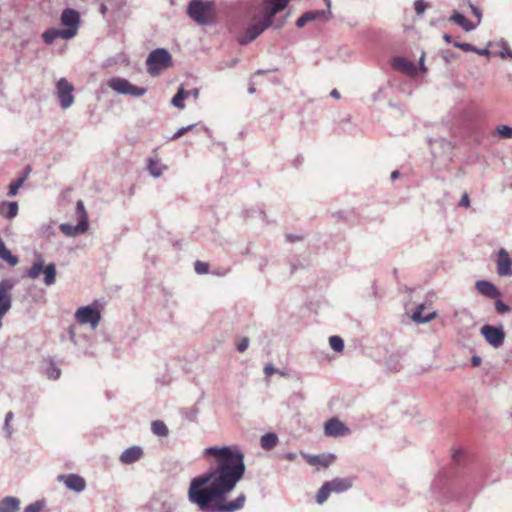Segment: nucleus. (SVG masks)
Here are the masks:
<instances>
[{
    "instance_id": "nucleus-14",
    "label": "nucleus",
    "mask_w": 512,
    "mask_h": 512,
    "mask_svg": "<svg viewBox=\"0 0 512 512\" xmlns=\"http://www.w3.org/2000/svg\"><path fill=\"white\" fill-rule=\"evenodd\" d=\"M497 273L500 276H512V259L504 248L498 252Z\"/></svg>"
},
{
    "instance_id": "nucleus-3",
    "label": "nucleus",
    "mask_w": 512,
    "mask_h": 512,
    "mask_svg": "<svg viewBox=\"0 0 512 512\" xmlns=\"http://www.w3.org/2000/svg\"><path fill=\"white\" fill-rule=\"evenodd\" d=\"M171 66V54L164 48L152 50L146 59L147 71L151 76H158L163 70H166Z\"/></svg>"
},
{
    "instance_id": "nucleus-41",
    "label": "nucleus",
    "mask_w": 512,
    "mask_h": 512,
    "mask_svg": "<svg viewBox=\"0 0 512 512\" xmlns=\"http://www.w3.org/2000/svg\"><path fill=\"white\" fill-rule=\"evenodd\" d=\"M495 310L499 314H506L510 311V307L502 300L498 299L495 301Z\"/></svg>"
},
{
    "instance_id": "nucleus-20",
    "label": "nucleus",
    "mask_w": 512,
    "mask_h": 512,
    "mask_svg": "<svg viewBox=\"0 0 512 512\" xmlns=\"http://www.w3.org/2000/svg\"><path fill=\"white\" fill-rule=\"evenodd\" d=\"M70 32H66L63 29L59 28H48L42 33V40L51 45L56 39L61 38L65 40H69Z\"/></svg>"
},
{
    "instance_id": "nucleus-50",
    "label": "nucleus",
    "mask_w": 512,
    "mask_h": 512,
    "mask_svg": "<svg viewBox=\"0 0 512 512\" xmlns=\"http://www.w3.org/2000/svg\"><path fill=\"white\" fill-rule=\"evenodd\" d=\"M308 17L305 15V13L303 15H301L297 21H296V26L301 28L303 27L306 23H308Z\"/></svg>"
},
{
    "instance_id": "nucleus-34",
    "label": "nucleus",
    "mask_w": 512,
    "mask_h": 512,
    "mask_svg": "<svg viewBox=\"0 0 512 512\" xmlns=\"http://www.w3.org/2000/svg\"><path fill=\"white\" fill-rule=\"evenodd\" d=\"M499 137L504 139L512 138V127L508 125H499L496 128Z\"/></svg>"
},
{
    "instance_id": "nucleus-64",
    "label": "nucleus",
    "mask_w": 512,
    "mask_h": 512,
    "mask_svg": "<svg viewBox=\"0 0 512 512\" xmlns=\"http://www.w3.org/2000/svg\"><path fill=\"white\" fill-rule=\"evenodd\" d=\"M197 411H194L192 414H190L189 420L194 421L196 419Z\"/></svg>"
},
{
    "instance_id": "nucleus-15",
    "label": "nucleus",
    "mask_w": 512,
    "mask_h": 512,
    "mask_svg": "<svg viewBox=\"0 0 512 512\" xmlns=\"http://www.w3.org/2000/svg\"><path fill=\"white\" fill-rule=\"evenodd\" d=\"M325 435L337 437L345 435L348 432L346 425L337 418H331L324 424Z\"/></svg>"
},
{
    "instance_id": "nucleus-54",
    "label": "nucleus",
    "mask_w": 512,
    "mask_h": 512,
    "mask_svg": "<svg viewBox=\"0 0 512 512\" xmlns=\"http://www.w3.org/2000/svg\"><path fill=\"white\" fill-rule=\"evenodd\" d=\"M275 372V368L271 365V364H268L264 367V373L267 375V376H270L272 375L273 373Z\"/></svg>"
},
{
    "instance_id": "nucleus-37",
    "label": "nucleus",
    "mask_w": 512,
    "mask_h": 512,
    "mask_svg": "<svg viewBox=\"0 0 512 512\" xmlns=\"http://www.w3.org/2000/svg\"><path fill=\"white\" fill-rule=\"evenodd\" d=\"M309 463L313 465H321L323 467H327L330 465L331 460L329 458L320 456H310Z\"/></svg>"
},
{
    "instance_id": "nucleus-13",
    "label": "nucleus",
    "mask_w": 512,
    "mask_h": 512,
    "mask_svg": "<svg viewBox=\"0 0 512 512\" xmlns=\"http://www.w3.org/2000/svg\"><path fill=\"white\" fill-rule=\"evenodd\" d=\"M58 481L63 482L68 489L75 492H82L86 487L84 478L76 474L59 475Z\"/></svg>"
},
{
    "instance_id": "nucleus-7",
    "label": "nucleus",
    "mask_w": 512,
    "mask_h": 512,
    "mask_svg": "<svg viewBox=\"0 0 512 512\" xmlns=\"http://www.w3.org/2000/svg\"><path fill=\"white\" fill-rule=\"evenodd\" d=\"M75 318L80 324H89L92 329H95L101 319L100 311L95 306L80 307L76 313Z\"/></svg>"
},
{
    "instance_id": "nucleus-30",
    "label": "nucleus",
    "mask_w": 512,
    "mask_h": 512,
    "mask_svg": "<svg viewBox=\"0 0 512 512\" xmlns=\"http://www.w3.org/2000/svg\"><path fill=\"white\" fill-rule=\"evenodd\" d=\"M305 15L308 17V21H314L320 18L324 20H329L332 17V13L330 10H313L305 12Z\"/></svg>"
},
{
    "instance_id": "nucleus-59",
    "label": "nucleus",
    "mask_w": 512,
    "mask_h": 512,
    "mask_svg": "<svg viewBox=\"0 0 512 512\" xmlns=\"http://www.w3.org/2000/svg\"><path fill=\"white\" fill-rule=\"evenodd\" d=\"M330 96L335 98V99H339L340 98V93L337 89H333L331 92H330Z\"/></svg>"
},
{
    "instance_id": "nucleus-51",
    "label": "nucleus",
    "mask_w": 512,
    "mask_h": 512,
    "mask_svg": "<svg viewBox=\"0 0 512 512\" xmlns=\"http://www.w3.org/2000/svg\"><path fill=\"white\" fill-rule=\"evenodd\" d=\"M474 53H477L481 56H486V57H489L491 55V52L489 51L488 47H485L482 49H479L476 47V51H474Z\"/></svg>"
},
{
    "instance_id": "nucleus-16",
    "label": "nucleus",
    "mask_w": 512,
    "mask_h": 512,
    "mask_svg": "<svg viewBox=\"0 0 512 512\" xmlns=\"http://www.w3.org/2000/svg\"><path fill=\"white\" fill-rule=\"evenodd\" d=\"M392 67L402 73L414 76L417 73V68L413 62L402 56H396L391 61Z\"/></svg>"
},
{
    "instance_id": "nucleus-11",
    "label": "nucleus",
    "mask_w": 512,
    "mask_h": 512,
    "mask_svg": "<svg viewBox=\"0 0 512 512\" xmlns=\"http://www.w3.org/2000/svg\"><path fill=\"white\" fill-rule=\"evenodd\" d=\"M74 87L65 78H61L56 84V93L62 109L69 108L74 103L72 92Z\"/></svg>"
},
{
    "instance_id": "nucleus-19",
    "label": "nucleus",
    "mask_w": 512,
    "mask_h": 512,
    "mask_svg": "<svg viewBox=\"0 0 512 512\" xmlns=\"http://www.w3.org/2000/svg\"><path fill=\"white\" fill-rule=\"evenodd\" d=\"M142 455L143 450L141 447L132 446L121 453L119 460L121 463L129 465L137 462L142 457Z\"/></svg>"
},
{
    "instance_id": "nucleus-61",
    "label": "nucleus",
    "mask_w": 512,
    "mask_h": 512,
    "mask_svg": "<svg viewBox=\"0 0 512 512\" xmlns=\"http://www.w3.org/2000/svg\"><path fill=\"white\" fill-rule=\"evenodd\" d=\"M443 39L447 42V43H450L451 40H452V37L449 35V34H444L443 35Z\"/></svg>"
},
{
    "instance_id": "nucleus-53",
    "label": "nucleus",
    "mask_w": 512,
    "mask_h": 512,
    "mask_svg": "<svg viewBox=\"0 0 512 512\" xmlns=\"http://www.w3.org/2000/svg\"><path fill=\"white\" fill-rule=\"evenodd\" d=\"M186 134V130L184 127H181L172 137L171 140H176Z\"/></svg>"
},
{
    "instance_id": "nucleus-25",
    "label": "nucleus",
    "mask_w": 512,
    "mask_h": 512,
    "mask_svg": "<svg viewBox=\"0 0 512 512\" xmlns=\"http://www.w3.org/2000/svg\"><path fill=\"white\" fill-rule=\"evenodd\" d=\"M424 309V304H419L416 309L414 310L412 314V320L416 323L423 324L430 322L432 319L435 318L436 313L432 312L428 315H423L422 311Z\"/></svg>"
},
{
    "instance_id": "nucleus-56",
    "label": "nucleus",
    "mask_w": 512,
    "mask_h": 512,
    "mask_svg": "<svg viewBox=\"0 0 512 512\" xmlns=\"http://www.w3.org/2000/svg\"><path fill=\"white\" fill-rule=\"evenodd\" d=\"M461 455H462V452L460 450H455L453 452L452 458L454 461H459Z\"/></svg>"
},
{
    "instance_id": "nucleus-12",
    "label": "nucleus",
    "mask_w": 512,
    "mask_h": 512,
    "mask_svg": "<svg viewBox=\"0 0 512 512\" xmlns=\"http://www.w3.org/2000/svg\"><path fill=\"white\" fill-rule=\"evenodd\" d=\"M290 0H264L263 17L272 24L273 17L282 11Z\"/></svg>"
},
{
    "instance_id": "nucleus-60",
    "label": "nucleus",
    "mask_w": 512,
    "mask_h": 512,
    "mask_svg": "<svg viewBox=\"0 0 512 512\" xmlns=\"http://www.w3.org/2000/svg\"><path fill=\"white\" fill-rule=\"evenodd\" d=\"M399 171L395 170L391 173V180H396L399 177Z\"/></svg>"
},
{
    "instance_id": "nucleus-52",
    "label": "nucleus",
    "mask_w": 512,
    "mask_h": 512,
    "mask_svg": "<svg viewBox=\"0 0 512 512\" xmlns=\"http://www.w3.org/2000/svg\"><path fill=\"white\" fill-rule=\"evenodd\" d=\"M481 362H482V359H481L480 356H478V355L472 356V358H471V365L473 367H478L481 364Z\"/></svg>"
},
{
    "instance_id": "nucleus-1",
    "label": "nucleus",
    "mask_w": 512,
    "mask_h": 512,
    "mask_svg": "<svg viewBox=\"0 0 512 512\" xmlns=\"http://www.w3.org/2000/svg\"><path fill=\"white\" fill-rule=\"evenodd\" d=\"M205 456L215 458V465L194 477L188 489V499L202 512H237L246 502V495L239 494L227 501L246 470L244 454L237 446H211L204 449Z\"/></svg>"
},
{
    "instance_id": "nucleus-32",
    "label": "nucleus",
    "mask_w": 512,
    "mask_h": 512,
    "mask_svg": "<svg viewBox=\"0 0 512 512\" xmlns=\"http://www.w3.org/2000/svg\"><path fill=\"white\" fill-rule=\"evenodd\" d=\"M331 492L328 482H325L317 492L316 502L318 504H323L328 499Z\"/></svg>"
},
{
    "instance_id": "nucleus-35",
    "label": "nucleus",
    "mask_w": 512,
    "mask_h": 512,
    "mask_svg": "<svg viewBox=\"0 0 512 512\" xmlns=\"http://www.w3.org/2000/svg\"><path fill=\"white\" fill-rule=\"evenodd\" d=\"M499 45L501 46V51L497 53V55L501 58H511L512 59V51L509 49L507 42L504 39L499 41Z\"/></svg>"
},
{
    "instance_id": "nucleus-46",
    "label": "nucleus",
    "mask_w": 512,
    "mask_h": 512,
    "mask_svg": "<svg viewBox=\"0 0 512 512\" xmlns=\"http://www.w3.org/2000/svg\"><path fill=\"white\" fill-rule=\"evenodd\" d=\"M466 2L468 4V6L471 8V11L474 14V16L477 17V19H478L477 25H478L481 22V18H482L481 10L478 7H476L475 5H473L470 0H467Z\"/></svg>"
},
{
    "instance_id": "nucleus-48",
    "label": "nucleus",
    "mask_w": 512,
    "mask_h": 512,
    "mask_svg": "<svg viewBox=\"0 0 512 512\" xmlns=\"http://www.w3.org/2000/svg\"><path fill=\"white\" fill-rule=\"evenodd\" d=\"M76 209H77V213L79 214V219L83 218V217L87 218L85 207H84V204H83V202L81 200H79L77 202Z\"/></svg>"
},
{
    "instance_id": "nucleus-10",
    "label": "nucleus",
    "mask_w": 512,
    "mask_h": 512,
    "mask_svg": "<svg viewBox=\"0 0 512 512\" xmlns=\"http://www.w3.org/2000/svg\"><path fill=\"white\" fill-rule=\"evenodd\" d=\"M480 332L481 335L485 338V340L494 348H499L503 345L505 340V332L503 327L484 325L481 328Z\"/></svg>"
},
{
    "instance_id": "nucleus-24",
    "label": "nucleus",
    "mask_w": 512,
    "mask_h": 512,
    "mask_svg": "<svg viewBox=\"0 0 512 512\" xmlns=\"http://www.w3.org/2000/svg\"><path fill=\"white\" fill-rule=\"evenodd\" d=\"M20 501L14 496H6L0 501V512H17Z\"/></svg>"
},
{
    "instance_id": "nucleus-44",
    "label": "nucleus",
    "mask_w": 512,
    "mask_h": 512,
    "mask_svg": "<svg viewBox=\"0 0 512 512\" xmlns=\"http://www.w3.org/2000/svg\"><path fill=\"white\" fill-rule=\"evenodd\" d=\"M69 340L74 344L78 345V339L76 337V327L74 325H70L67 329Z\"/></svg>"
},
{
    "instance_id": "nucleus-2",
    "label": "nucleus",
    "mask_w": 512,
    "mask_h": 512,
    "mask_svg": "<svg viewBox=\"0 0 512 512\" xmlns=\"http://www.w3.org/2000/svg\"><path fill=\"white\" fill-rule=\"evenodd\" d=\"M187 14L200 25L209 24L214 17V3L203 0H191L187 7Z\"/></svg>"
},
{
    "instance_id": "nucleus-23",
    "label": "nucleus",
    "mask_w": 512,
    "mask_h": 512,
    "mask_svg": "<svg viewBox=\"0 0 512 512\" xmlns=\"http://www.w3.org/2000/svg\"><path fill=\"white\" fill-rule=\"evenodd\" d=\"M327 482L331 488V491L336 493L347 491L352 487V480L349 478H334Z\"/></svg>"
},
{
    "instance_id": "nucleus-39",
    "label": "nucleus",
    "mask_w": 512,
    "mask_h": 512,
    "mask_svg": "<svg viewBox=\"0 0 512 512\" xmlns=\"http://www.w3.org/2000/svg\"><path fill=\"white\" fill-rule=\"evenodd\" d=\"M194 269L197 274H206L209 271V264L202 261H196L194 263Z\"/></svg>"
},
{
    "instance_id": "nucleus-17",
    "label": "nucleus",
    "mask_w": 512,
    "mask_h": 512,
    "mask_svg": "<svg viewBox=\"0 0 512 512\" xmlns=\"http://www.w3.org/2000/svg\"><path fill=\"white\" fill-rule=\"evenodd\" d=\"M88 229V218H80L77 225H70L63 223L60 225V230L67 236H76L84 233Z\"/></svg>"
},
{
    "instance_id": "nucleus-9",
    "label": "nucleus",
    "mask_w": 512,
    "mask_h": 512,
    "mask_svg": "<svg viewBox=\"0 0 512 512\" xmlns=\"http://www.w3.org/2000/svg\"><path fill=\"white\" fill-rule=\"evenodd\" d=\"M272 24L267 21L264 17L256 23L250 25L245 32L238 37V43L241 45H247L248 43L255 40L263 31H265Z\"/></svg>"
},
{
    "instance_id": "nucleus-22",
    "label": "nucleus",
    "mask_w": 512,
    "mask_h": 512,
    "mask_svg": "<svg viewBox=\"0 0 512 512\" xmlns=\"http://www.w3.org/2000/svg\"><path fill=\"white\" fill-rule=\"evenodd\" d=\"M449 21L459 25L463 30H465L467 32H470L477 27V24H473L463 14H461L457 11L453 12L451 17L449 18Z\"/></svg>"
},
{
    "instance_id": "nucleus-62",
    "label": "nucleus",
    "mask_w": 512,
    "mask_h": 512,
    "mask_svg": "<svg viewBox=\"0 0 512 512\" xmlns=\"http://www.w3.org/2000/svg\"><path fill=\"white\" fill-rule=\"evenodd\" d=\"M195 127V124H191V125H188V126H185V130H186V133H188L189 131H191L193 128Z\"/></svg>"
},
{
    "instance_id": "nucleus-28",
    "label": "nucleus",
    "mask_w": 512,
    "mask_h": 512,
    "mask_svg": "<svg viewBox=\"0 0 512 512\" xmlns=\"http://www.w3.org/2000/svg\"><path fill=\"white\" fill-rule=\"evenodd\" d=\"M151 431L154 435L159 437H166L169 434L168 427L161 420H155L151 423Z\"/></svg>"
},
{
    "instance_id": "nucleus-27",
    "label": "nucleus",
    "mask_w": 512,
    "mask_h": 512,
    "mask_svg": "<svg viewBox=\"0 0 512 512\" xmlns=\"http://www.w3.org/2000/svg\"><path fill=\"white\" fill-rule=\"evenodd\" d=\"M277 443L278 436L273 432L266 433L260 438V445L264 450L273 449Z\"/></svg>"
},
{
    "instance_id": "nucleus-18",
    "label": "nucleus",
    "mask_w": 512,
    "mask_h": 512,
    "mask_svg": "<svg viewBox=\"0 0 512 512\" xmlns=\"http://www.w3.org/2000/svg\"><path fill=\"white\" fill-rule=\"evenodd\" d=\"M475 287L480 294L491 299H497L501 295L499 289L493 283L487 280L477 281L475 283Z\"/></svg>"
},
{
    "instance_id": "nucleus-40",
    "label": "nucleus",
    "mask_w": 512,
    "mask_h": 512,
    "mask_svg": "<svg viewBox=\"0 0 512 512\" xmlns=\"http://www.w3.org/2000/svg\"><path fill=\"white\" fill-rule=\"evenodd\" d=\"M44 505H45L44 501L33 502V503L29 504L28 506H26L25 512H41Z\"/></svg>"
},
{
    "instance_id": "nucleus-49",
    "label": "nucleus",
    "mask_w": 512,
    "mask_h": 512,
    "mask_svg": "<svg viewBox=\"0 0 512 512\" xmlns=\"http://www.w3.org/2000/svg\"><path fill=\"white\" fill-rule=\"evenodd\" d=\"M459 206L468 208L470 206V199L467 193H464L460 199Z\"/></svg>"
},
{
    "instance_id": "nucleus-26",
    "label": "nucleus",
    "mask_w": 512,
    "mask_h": 512,
    "mask_svg": "<svg viewBox=\"0 0 512 512\" xmlns=\"http://www.w3.org/2000/svg\"><path fill=\"white\" fill-rule=\"evenodd\" d=\"M0 258L6 261L10 266H16L19 262L17 256L12 255L10 250L6 247L3 240L0 238Z\"/></svg>"
},
{
    "instance_id": "nucleus-43",
    "label": "nucleus",
    "mask_w": 512,
    "mask_h": 512,
    "mask_svg": "<svg viewBox=\"0 0 512 512\" xmlns=\"http://www.w3.org/2000/svg\"><path fill=\"white\" fill-rule=\"evenodd\" d=\"M454 46L465 51V52H474L476 51V47L469 44V43H464V42H455L454 43Z\"/></svg>"
},
{
    "instance_id": "nucleus-58",
    "label": "nucleus",
    "mask_w": 512,
    "mask_h": 512,
    "mask_svg": "<svg viewBox=\"0 0 512 512\" xmlns=\"http://www.w3.org/2000/svg\"><path fill=\"white\" fill-rule=\"evenodd\" d=\"M419 65H420V70L425 72L426 71V67L424 65V54H422V56L420 57Z\"/></svg>"
},
{
    "instance_id": "nucleus-36",
    "label": "nucleus",
    "mask_w": 512,
    "mask_h": 512,
    "mask_svg": "<svg viewBox=\"0 0 512 512\" xmlns=\"http://www.w3.org/2000/svg\"><path fill=\"white\" fill-rule=\"evenodd\" d=\"M25 181V177H21L19 179H17L15 182L11 183L9 185V191H8V196L12 197V196H15L19 190V188L23 185Z\"/></svg>"
},
{
    "instance_id": "nucleus-21",
    "label": "nucleus",
    "mask_w": 512,
    "mask_h": 512,
    "mask_svg": "<svg viewBox=\"0 0 512 512\" xmlns=\"http://www.w3.org/2000/svg\"><path fill=\"white\" fill-rule=\"evenodd\" d=\"M18 203L16 201L0 202V216L6 219H13L18 214Z\"/></svg>"
},
{
    "instance_id": "nucleus-8",
    "label": "nucleus",
    "mask_w": 512,
    "mask_h": 512,
    "mask_svg": "<svg viewBox=\"0 0 512 512\" xmlns=\"http://www.w3.org/2000/svg\"><path fill=\"white\" fill-rule=\"evenodd\" d=\"M60 21L61 24L66 27L63 30L70 32L69 38L72 39L75 37L80 24L79 12L71 8H66L61 13Z\"/></svg>"
},
{
    "instance_id": "nucleus-5",
    "label": "nucleus",
    "mask_w": 512,
    "mask_h": 512,
    "mask_svg": "<svg viewBox=\"0 0 512 512\" xmlns=\"http://www.w3.org/2000/svg\"><path fill=\"white\" fill-rule=\"evenodd\" d=\"M15 282L12 279H3L0 281V329L2 328V319L12 307V290Z\"/></svg>"
},
{
    "instance_id": "nucleus-63",
    "label": "nucleus",
    "mask_w": 512,
    "mask_h": 512,
    "mask_svg": "<svg viewBox=\"0 0 512 512\" xmlns=\"http://www.w3.org/2000/svg\"><path fill=\"white\" fill-rule=\"evenodd\" d=\"M195 127V124H191V125H188V126H185V130H186V133H188L189 131H191L193 128Z\"/></svg>"
},
{
    "instance_id": "nucleus-45",
    "label": "nucleus",
    "mask_w": 512,
    "mask_h": 512,
    "mask_svg": "<svg viewBox=\"0 0 512 512\" xmlns=\"http://www.w3.org/2000/svg\"><path fill=\"white\" fill-rule=\"evenodd\" d=\"M14 414L12 411H9L5 416L4 430L8 432L10 436L12 431L10 430V422L12 421Z\"/></svg>"
},
{
    "instance_id": "nucleus-4",
    "label": "nucleus",
    "mask_w": 512,
    "mask_h": 512,
    "mask_svg": "<svg viewBox=\"0 0 512 512\" xmlns=\"http://www.w3.org/2000/svg\"><path fill=\"white\" fill-rule=\"evenodd\" d=\"M108 86L118 94L130 95L135 98L142 97L147 92L146 88L133 85L127 79L121 77H112L108 81Z\"/></svg>"
},
{
    "instance_id": "nucleus-31",
    "label": "nucleus",
    "mask_w": 512,
    "mask_h": 512,
    "mask_svg": "<svg viewBox=\"0 0 512 512\" xmlns=\"http://www.w3.org/2000/svg\"><path fill=\"white\" fill-rule=\"evenodd\" d=\"M188 97V93L184 90L183 87H180L177 93L173 96L171 103L173 106L179 109H184V99Z\"/></svg>"
},
{
    "instance_id": "nucleus-6",
    "label": "nucleus",
    "mask_w": 512,
    "mask_h": 512,
    "mask_svg": "<svg viewBox=\"0 0 512 512\" xmlns=\"http://www.w3.org/2000/svg\"><path fill=\"white\" fill-rule=\"evenodd\" d=\"M44 273V283L47 286H51L56 282V266L54 263H49L43 268V262H34L31 268L27 271V277L31 279H37L41 273Z\"/></svg>"
},
{
    "instance_id": "nucleus-29",
    "label": "nucleus",
    "mask_w": 512,
    "mask_h": 512,
    "mask_svg": "<svg viewBox=\"0 0 512 512\" xmlns=\"http://www.w3.org/2000/svg\"><path fill=\"white\" fill-rule=\"evenodd\" d=\"M147 169L154 178H158L162 175L163 170L167 169V167L160 165L157 160L150 158L148 160Z\"/></svg>"
},
{
    "instance_id": "nucleus-55",
    "label": "nucleus",
    "mask_w": 512,
    "mask_h": 512,
    "mask_svg": "<svg viewBox=\"0 0 512 512\" xmlns=\"http://www.w3.org/2000/svg\"><path fill=\"white\" fill-rule=\"evenodd\" d=\"M186 93H188V96H192L195 99H197L199 97L200 91L198 88H194V89H191L190 91H186Z\"/></svg>"
},
{
    "instance_id": "nucleus-33",
    "label": "nucleus",
    "mask_w": 512,
    "mask_h": 512,
    "mask_svg": "<svg viewBox=\"0 0 512 512\" xmlns=\"http://www.w3.org/2000/svg\"><path fill=\"white\" fill-rule=\"evenodd\" d=\"M329 345L335 352H342L344 350V341L340 336H331L329 338Z\"/></svg>"
},
{
    "instance_id": "nucleus-42",
    "label": "nucleus",
    "mask_w": 512,
    "mask_h": 512,
    "mask_svg": "<svg viewBox=\"0 0 512 512\" xmlns=\"http://www.w3.org/2000/svg\"><path fill=\"white\" fill-rule=\"evenodd\" d=\"M427 8V4L424 0H416L414 3V9L417 15H422Z\"/></svg>"
},
{
    "instance_id": "nucleus-38",
    "label": "nucleus",
    "mask_w": 512,
    "mask_h": 512,
    "mask_svg": "<svg viewBox=\"0 0 512 512\" xmlns=\"http://www.w3.org/2000/svg\"><path fill=\"white\" fill-rule=\"evenodd\" d=\"M47 377L51 380H57L61 376V370L56 365L51 363L47 369Z\"/></svg>"
},
{
    "instance_id": "nucleus-47",
    "label": "nucleus",
    "mask_w": 512,
    "mask_h": 512,
    "mask_svg": "<svg viewBox=\"0 0 512 512\" xmlns=\"http://www.w3.org/2000/svg\"><path fill=\"white\" fill-rule=\"evenodd\" d=\"M248 346L249 339L247 337H244L237 343V351L243 353L244 351L247 350Z\"/></svg>"
},
{
    "instance_id": "nucleus-57",
    "label": "nucleus",
    "mask_w": 512,
    "mask_h": 512,
    "mask_svg": "<svg viewBox=\"0 0 512 512\" xmlns=\"http://www.w3.org/2000/svg\"><path fill=\"white\" fill-rule=\"evenodd\" d=\"M300 239L301 238L299 236H297V235H292V234L287 235V240L289 242H295V241L300 240Z\"/></svg>"
}]
</instances>
